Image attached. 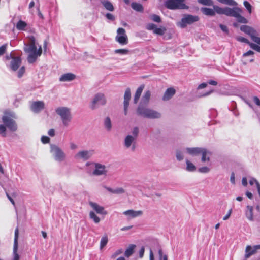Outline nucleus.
I'll use <instances>...</instances> for the list:
<instances>
[{"label": "nucleus", "mask_w": 260, "mask_h": 260, "mask_svg": "<svg viewBox=\"0 0 260 260\" xmlns=\"http://www.w3.org/2000/svg\"><path fill=\"white\" fill-rule=\"evenodd\" d=\"M28 39V44L25 45L24 50L26 53H28L27 58L28 63H33L36 61L37 58L41 55L42 49L41 46L37 49L36 41L34 36H29Z\"/></svg>", "instance_id": "nucleus-1"}, {"label": "nucleus", "mask_w": 260, "mask_h": 260, "mask_svg": "<svg viewBox=\"0 0 260 260\" xmlns=\"http://www.w3.org/2000/svg\"><path fill=\"white\" fill-rule=\"evenodd\" d=\"M216 13L219 14H224L228 16L235 17L237 21L241 23H247V20L241 15L242 10L238 7L231 8L229 7L220 8L217 6H213Z\"/></svg>", "instance_id": "nucleus-2"}, {"label": "nucleus", "mask_w": 260, "mask_h": 260, "mask_svg": "<svg viewBox=\"0 0 260 260\" xmlns=\"http://www.w3.org/2000/svg\"><path fill=\"white\" fill-rule=\"evenodd\" d=\"M240 30L250 36L252 41L256 43H250V47L252 49L260 52V37L258 36L257 31L253 27L248 25H242Z\"/></svg>", "instance_id": "nucleus-3"}, {"label": "nucleus", "mask_w": 260, "mask_h": 260, "mask_svg": "<svg viewBox=\"0 0 260 260\" xmlns=\"http://www.w3.org/2000/svg\"><path fill=\"white\" fill-rule=\"evenodd\" d=\"M15 118V114L9 110H6L2 117V121L5 126L12 132H15L17 130V125L14 120Z\"/></svg>", "instance_id": "nucleus-4"}, {"label": "nucleus", "mask_w": 260, "mask_h": 260, "mask_svg": "<svg viewBox=\"0 0 260 260\" xmlns=\"http://www.w3.org/2000/svg\"><path fill=\"white\" fill-rule=\"evenodd\" d=\"M137 113L141 116L149 119H158L161 117V114L159 112L141 106L138 107Z\"/></svg>", "instance_id": "nucleus-5"}, {"label": "nucleus", "mask_w": 260, "mask_h": 260, "mask_svg": "<svg viewBox=\"0 0 260 260\" xmlns=\"http://www.w3.org/2000/svg\"><path fill=\"white\" fill-rule=\"evenodd\" d=\"M56 113L60 116L63 124L67 126L71 120L70 109L67 107H60L56 109Z\"/></svg>", "instance_id": "nucleus-6"}, {"label": "nucleus", "mask_w": 260, "mask_h": 260, "mask_svg": "<svg viewBox=\"0 0 260 260\" xmlns=\"http://www.w3.org/2000/svg\"><path fill=\"white\" fill-rule=\"evenodd\" d=\"M199 17L198 16L192 15H185L181 21L177 23V25L182 28H185L187 25L191 24L193 23L199 21Z\"/></svg>", "instance_id": "nucleus-7"}, {"label": "nucleus", "mask_w": 260, "mask_h": 260, "mask_svg": "<svg viewBox=\"0 0 260 260\" xmlns=\"http://www.w3.org/2000/svg\"><path fill=\"white\" fill-rule=\"evenodd\" d=\"M106 103V100L103 93H99L94 95L90 103V108L92 110L98 108Z\"/></svg>", "instance_id": "nucleus-8"}, {"label": "nucleus", "mask_w": 260, "mask_h": 260, "mask_svg": "<svg viewBox=\"0 0 260 260\" xmlns=\"http://www.w3.org/2000/svg\"><path fill=\"white\" fill-rule=\"evenodd\" d=\"M185 0H167L166 2V7L170 9H184L188 7L184 4Z\"/></svg>", "instance_id": "nucleus-9"}, {"label": "nucleus", "mask_w": 260, "mask_h": 260, "mask_svg": "<svg viewBox=\"0 0 260 260\" xmlns=\"http://www.w3.org/2000/svg\"><path fill=\"white\" fill-rule=\"evenodd\" d=\"M115 41L121 45H127L128 43V37L125 30L123 28H119L117 30Z\"/></svg>", "instance_id": "nucleus-10"}, {"label": "nucleus", "mask_w": 260, "mask_h": 260, "mask_svg": "<svg viewBox=\"0 0 260 260\" xmlns=\"http://www.w3.org/2000/svg\"><path fill=\"white\" fill-rule=\"evenodd\" d=\"M93 164L94 167L92 175L94 176H106L108 171L105 165L100 163L95 162Z\"/></svg>", "instance_id": "nucleus-11"}, {"label": "nucleus", "mask_w": 260, "mask_h": 260, "mask_svg": "<svg viewBox=\"0 0 260 260\" xmlns=\"http://www.w3.org/2000/svg\"><path fill=\"white\" fill-rule=\"evenodd\" d=\"M19 237V229L18 228H16L15 230V235H14V245H13V260H19L20 256L18 253H17L18 248V239Z\"/></svg>", "instance_id": "nucleus-12"}, {"label": "nucleus", "mask_w": 260, "mask_h": 260, "mask_svg": "<svg viewBox=\"0 0 260 260\" xmlns=\"http://www.w3.org/2000/svg\"><path fill=\"white\" fill-rule=\"evenodd\" d=\"M128 220L142 216L143 212L142 210H127L122 213Z\"/></svg>", "instance_id": "nucleus-13"}, {"label": "nucleus", "mask_w": 260, "mask_h": 260, "mask_svg": "<svg viewBox=\"0 0 260 260\" xmlns=\"http://www.w3.org/2000/svg\"><path fill=\"white\" fill-rule=\"evenodd\" d=\"M146 27V29L149 30H152L154 34L160 36L163 35L166 31L165 27L162 26L157 27V26L153 23L148 24Z\"/></svg>", "instance_id": "nucleus-14"}, {"label": "nucleus", "mask_w": 260, "mask_h": 260, "mask_svg": "<svg viewBox=\"0 0 260 260\" xmlns=\"http://www.w3.org/2000/svg\"><path fill=\"white\" fill-rule=\"evenodd\" d=\"M201 155V161L207 164H210V159L212 155V152L208 149L203 148L200 154Z\"/></svg>", "instance_id": "nucleus-15"}, {"label": "nucleus", "mask_w": 260, "mask_h": 260, "mask_svg": "<svg viewBox=\"0 0 260 260\" xmlns=\"http://www.w3.org/2000/svg\"><path fill=\"white\" fill-rule=\"evenodd\" d=\"M89 204L97 213L104 215L107 214V212L105 210L104 207L98 203L90 201L89 202Z\"/></svg>", "instance_id": "nucleus-16"}, {"label": "nucleus", "mask_w": 260, "mask_h": 260, "mask_svg": "<svg viewBox=\"0 0 260 260\" xmlns=\"http://www.w3.org/2000/svg\"><path fill=\"white\" fill-rule=\"evenodd\" d=\"M51 150L54 154L56 160L62 161L64 159V153L58 147L54 146L52 147Z\"/></svg>", "instance_id": "nucleus-17"}, {"label": "nucleus", "mask_w": 260, "mask_h": 260, "mask_svg": "<svg viewBox=\"0 0 260 260\" xmlns=\"http://www.w3.org/2000/svg\"><path fill=\"white\" fill-rule=\"evenodd\" d=\"M131 90L129 88H127L124 95V115H126L127 114L128 108L129 106V102L131 99Z\"/></svg>", "instance_id": "nucleus-18"}, {"label": "nucleus", "mask_w": 260, "mask_h": 260, "mask_svg": "<svg viewBox=\"0 0 260 260\" xmlns=\"http://www.w3.org/2000/svg\"><path fill=\"white\" fill-rule=\"evenodd\" d=\"M202 147H187L185 149V152L192 156L199 155L202 149Z\"/></svg>", "instance_id": "nucleus-19"}, {"label": "nucleus", "mask_w": 260, "mask_h": 260, "mask_svg": "<svg viewBox=\"0 0 260 260\" xmlns=\"http://www.w3.org/2000/svg\"><path fill=\"white\" fill-rule=\"evenodd\" d=\"M21 63V59L20 57H12L10 62L11 69L15 71H16Z\"/></svg>", "instance_id": "nucleus-20"}, {"label": "nucleus", "mask_w": 260, "mask_h": 260, "mask_svg": "<svg viewBox=\"0 0 260 260\" xmlns=\"http://www.w3.org/2000/svg\"><path fill=\"white\" fill-rule=\"evenodd\" d=\"M44 108V103L43 101H36L32 103L31 109L35 112H39Z\"/></svg>", "instance_id": "nucleus-21"}, {"label": "nucleus", "mask_w": 260, "mask_h": 260, "mask_svg": "<svg viewBox=\"0 0 260 260\" xmlns=\"http://www.w3.org/2000/svg\"><path fill=\"white\" fill-rule=\"evenodd\" d=\"M176 90L173 87H170L168 88L162 97L163 101H169L174 96Z\"/></svg>", "instance_id": "nucleus-22"}, {"label": "nucleus", "mask_w": 260, "mask_h": 260, "mask_svg": "<svg viewBox=\"0 0 260 260\" xmlns=\"http://www.w3.org/2000/svg\"><path fill=\"white\" fill-rule=\"evenodd\" d=\"M245 214L247 219L250 221L254 220L253 217V207L251 206L248 205L246 206Z\"/></svg>", "instance_id": "nucleus-23"}, {"label": "nucleus", "mask_w": 260, "mask_h": 260, "mask_svg": "<svg viewBox=\"0 0 260 260\" xmlns=\"http://www.w3.org/2000/svg\"><path fill=\"white\" fill-rule=\"evenodd\" d=\"M151 95V93L150 91L147 90L145 91L142 96L139 106H142V105H147L149 102Z\"/></svg>", "instance_id": "nucleus-24"}, {"label": "nucleus", "mask_w": 260, "mask_h": 260, "mask_svg": "<svg viewBox=\"0 0 260 260\" xmlns=\"http://www.w3.org/2000/svg\"><path fill=\"white\" fill-rule=\"evenodd\" d=\"M76 76L74 74L68 73L62 75L60 78L59 81L61 82L71 81L75 78Z\"/></svg>", "instance_id": "nucleus-25"}, {"label": "nucleus", "mask_w": 260, "mask_h": 260, "mask_svg": "<svg viewBox=\"0 0 260 260\" xmlns=\"http://www.w3.org/2000/svg\"><path fill=\"white\" fill-rule=\"evenodd\" d=\"M136 140V139L133 137L131 135H128L124 139V146L126 148H129L132 145H133V144H134Z\"/></svg>", "instance_id": "nucleus-26"}, {"label": "nucleus", "mask_w": 260, "mask_h": 260, "mask_svg": "<svg viewBox=\"0 0 260 260\" xmlns=\"http://www.w3.org/2000/svg\"><path fill=\"white\" fill-rule=\"evenodd\" d=\"M201 10L204 14L210 16H214L216 13L214 8L211 9L207 7H203L201 9Z\"/></svg>", "instance_id": "nucleus-27"}, {"label": "nucleus", "mask_w": 260, "mask_h": 260, "mask_svg": "<svg viewBox=\"0 0 260 260\" xmlns=\"http://www.w3.org/2000/svg\"><path fill=\"white\" fill-rule=\"evenodd\" d=\"M144 88V85H142L139 88H138V89H137L135 94L134 99V103L135 104H137L138 103V102L139 101L140 97L142 94V92Z\"/></svg>", "instance_id": "nucleus-28"}, {"label": "nucleus", "mask_w": 260, "mask_h": 260, "mask_svg": "<svg viewBox=\"0 0 260 260\" xmlns=\"http://www.w3.org/2000/svg\"><path fill=\"white\" fill-rule=\"evenodd\" d=\"M94 154L93 150H85L82 151V159H88L91 157Z\"/></svg>", "instance_id": "nucleus-29"}, {"label": "nucleus", "mask_w": 260, "mask_h": 260, "mask_svg": "<svg viewBox=\"0 0 260 260\" xmlns=\"http://www.w3.org/2000/svg\"><path fill=\"white\" fill-rule=\"evenodd\" d=\"M185 161L186 164V171L192 172L196 170V167L192 162H191L188 159H186Z\"/></svg>", "instance_id": "nucleus-30"}, {"label": "nucleus", "mask_w": 260, "mask_h": 260, "mask_svg": "<svg viewBox=\"0 0 260 260\" xmlns=\"http://www.w3.org/2000/svg\"><path fill=\"white\" fill-rule=\"evenodd\" d=\"M104 125L105 128L108 131H110L112 129V123L110 118L109 117H107L104 119Z\"/></svg>", "instance_id": "nucleus-31"}, {"label": "nucleus", "mask_w": 260, "mask_h": 260, "mask_svg": "<svg viewBox=\"0 0 260 260\" xmlns=\"http://www.w3.org/2000/svg\"><path fill=\"white\" fill-rule=\"evenodd\" d=\"M27 25V23L25 21L20 20L16 24V28L19 30H24Z\"/></svg>", "instance_id": "nucleus-32"}, {"label": "nucleus", "mask_w": 260, "mask_h": 260, "mask_svg": "<svg viewBox=\"0 0 260 260\" xmlns=\"http://www.w3.org/2000/svg\"><path fill=\"white\" fill-rule=\"evenodd\" d=\"M89 217L96 224L99 223L101 221L100 218L93 211L90 212Z\"/></svg>", "instance_id": "nucleus-33"}, {"label": "nucleus", "mask_w": 260, "mask_h": 260, "mask_svg": "<svg viewBox=\"0 0 260 260\" xmlns=\"http://www.w3.org/2000/svg\"><path fill=\"white\" fill-rule=\"evenodd\" d=\"M103 5L104 6V7L108 10L112 11L114 10L113 6L112 4L108 1L106 0H103L101 2Z\"/></svg>", "instance_id": "nucleus-34"}, {"label": "nucleus", "mask_w": 260, "mask_h": 260, "mask_svg": "<svg viewBox=\"0 0 260 260\" xmlns=\"http://www.w3.org/2000/svg\"><path fill=\"white\" fill-rule=\"evenodd\" d=\"M135 247L136 246L135 245H130L125 251V256L127 257H129L131 255H132L134 252Z\"/></svg>", "instance_id": "nucleus-35"}, {"label": "nucleus", "mask_w": 260, "mask_h": 260, "mask_svg": "<svg viewBox=\"0 0 260 260\" xmlns=\"http://www.w3.org/2000/svg\"><path fill=\"white\" fill-rule=\"evenodd\" d=\"M131 6L134 10L138 12H142L143 10L142 5L139 3H132L131 4Z\"/></svg>", "instance_id": "nucleus-36"}, {"label": "nucleus", "mask_w": 260, "mask_h": 260, "mask_svg": "<svg viewBox=\"0 0 260 260\" xmlns=\"http://www.w3.org/2000/svg\"><path fill=\"white\" fill-rule=\"evenodd\" d=\"M208 166H203L199 168L198 171L201 173H208L211 170V167H210L211 164H208Z\"/></svg>", "instance_id": "nucleus-37"}, {"label": "nucleus", "mask_w": 260, "mask_h": 260, "mask_svg": "<svg viewBox=\"0 0 260 260\" xmlns=\"http://www.w3.org/2000/svg\"><path fill=\"white\" fill-rule=\"evenodd\" d=\"M108 241V236L107 235H105L101 238L100 241V248L102 249L104 248L107 244Z\"/></svg>", "instance_id": "nucleus-38"}, {"label": "nucleus", "mask_w": 260, "mask_h": 260, "mask_svg": "<svg viewBox=\"0 0 260 260\" xmlns=\"http://www.w3.org/2000/svg\"><path fill=\"white\" fill-rule=\"evenodd\" d=\"M129 52V50L126 49H118L114 51L115 54H119L120 55H127Z\"/></svg>", "instance_id": "nucleus-39"}, {"label": "nucleus", "mask_w": 260, "mask_h": 260, "mask_svg": "<svg viewBox=\"0 0 260 260\" xmlns=\"http://www.w3.org/2000/svg\"><path fill=\"white\" fill-rule=\"evenodd\" d=\"M254 183L255 184V185L256 186L258 194L260 196V184L255 178H251L250 180H249V184L251 185H252Z\"/></svg>", "instance_id": "nucleus-40"}, {"label": "nucleus", "mask_w": 260, "mask_h": 260, "mask_svg": "<svg viewBox=\"0 0 260 260\" xmlns=\"http://www.w3.org/2000/svg\"><path fill=\"white\" fill-rule=\"evenodd\" d=\"M199 3L206 6H212L213 3L212 0H198Z\"/></svg>", "instance_id": "nucleus-41"}, {"label": "nucleus", "mask_w": 260, "mask_h": 260, "mask_svg": "<svg viewBox=\"0 0 260 260\" xmlns=\"http://www.w3.org/2000/svg\"><path fill=\"white\" fill-rule=\"evenodd\" d=\"M8 48V44H5L0 47V56L3 55L6 52Z\"/></svg>", "instance_id": "nucleus-42"}, {"label": "nucleus", "mask_w": 260, "mask_h": 260, "mask_svg": "<svg viewBox=\"0 0 260 260\" xmlns=\"http://www.w3.org/2000/svg\"><path fill=\"white\" fill-rule=\"evenodd\" d=\"M139 128L137 127H135L132 129V134H131V135H132V136L133 137L135 138V139H137L138 134H139Z\"/></svg>", "instance_id": "nucleus-43"}, {"label": "nucleus", "mask_w": 260, "mask_h": 260, "mask_svg": "<svg viewBox=\"0 0 260 260\" xmlns=\"http://www.w3.org/2000/svg\"><path fill=\"white\" fill-rule=\"evenodd\" d=\"M125 190L122 187H117L114 188V194H121L124 193Z\"/></svg>", "instance_id": "nucleus-44"}, {"label": "nucleus", "mask_w": 260, "mask_h": 260, "mask_svg": "<svg viewBox=\"0 0 260 260\" xmlns=\"http://www.w3.org/2000/svg\"><path fill=\"white\" fill-rule=\"evenodd\" d=\"M123 250L122 249H119L116 250L111 255L112 258H115L118 255L121 254L123 253Z\"/></svg>", "instance_id": "nucleus-45"}, {"label": "nucleus", "mask_w": 260, "mask_h": 260, "mask_svg": "<svg viewBox=\"0 0 260 260\" xmlns=\"http://www.w3.org/2000/svg\"><path fill=\"white\" fill-rule=\"evenodd\" d=\"M244 6L245 7L249 14L251 13L252 12V6L247 1H244L243 2Z\"/></svg>", "instance_id": "nucleus-46"}, {"label": "nucleus", "mask_w": 260, "mask_h": 260, "mask_svg": "<svg viewBox=\"0 0 260 260\" xmlns=\"http://www.w3.org/2000/svg\"><path fill=\"white\" fill-rule=\"evenodd\" d=\"M6 127L5 125L1 124L0 125V135H1L3 137L6 136Z\"/></svg>", "instance_id": "nucleus-47"}, {"label": "nucleus", "mask_w": 260, "mask_h": 260, "mask_svg": "<svg viewBox=\"0 0 260 260\" xmlns=\"http://www.w3.org/2000/svg\"><path fill=\"white\" fill-rule=\"evenodd\" d=\"M237 40L240 42H241L245 43L248 44L249 46H250V43H252L248 39H247L244 37H238Z\"/></svg>", "instance_id": "nucleus-48"}, {"label": "nucleus", "mask_w": 260, "mask_h": 260, "mask_svg": "<svg viewBox=\"0 0 260 260\" xmlns=\"http://www.w3.org/2000/svg\"><path fill=\"white\" fill-rule=\"evenodd\" d=\"M158 254L160 260H168V257L167 255H164L161 249L158 250Z\"/></svg>", "instance_id": "nucleus-49"}, {"label": "nucleus", "mask_w": 260, "mask_h": 260, "mask_svg": "<svg viewBox=\"0 0 260 260\" xmlns=\"http://www.w3.org/2000/svg\"><path fill=\"white\" fill-rule=\"evenodd\" d=\"M151 19L156 22H160L161 21V19L158 15L153 14L151 16Z\"/></svg>", "instance_id": "nucleus-50"}, {"label": "nucleus", "mask_w": 260, "mask_h": 260, "mask_svg": "<svg viewBox=\"0 0 260 260\" xmlns=\"http://www.w3.org/2000/svg\"><path fill=\"white\" fill-rule=\"evenodd\" d=\"M176 158L178 160L180 161L184 158L183 153L180 151H178L176 153Z\"/></svg>", "instance_id": "nucleus-51"}, {"label": "nucleus", "mask_w": 260, "mask_h": 260, "mask_svg": "<svg viewBox=\"0 0 260 260\" xmlns=\"http://www.w3.org/2000/svg\"><path fill=\"white\" fill-rule=\"evenodd\" d=\"M41 141L44 144L48 143L50 141V138L46 136H43L41 138Z\"/></svg>", "instance_id": "nucleus-52"}, {"label": "nucleus", "mask_w": 260, "mask_h": 260, "mask_svg": "<svg viewBox=\"0 0 260 260\" xmlns=\"http://www.w3.org/2000/svg\"><path fill=\"white\" fill-rule=\"evenodd\" d=\"M25 72V68L24 66L22 67L18 71V77L21 78Z\"/></svg>", "instance_id": "nucleus-53"}, {"label": "nucleus", "mask_w": 260, "mask_h": 260, "mask_svg": "<svg viewBox=\"0 0 260 260\" xmlns=\"http://www.w3.org/2000/svg\"><path fill=\"white\" fill-rule=\"evenodd\" d=\"M219 27L223 32H225L226 34L229 33V30L226 26L222 24H220Z\"/></svg>", "instance_id": "nucleus-54"}, {"label": "nucleus", "mask_w": 260, "mask_h": 260, "mask_svg": "<svg viewBox=\"0 0 260 260\" xmlns=\"http://www.w3.org/2000/svg\"><path fill=\"white\" fill-rule=\"evenodd\" d=\"M232 212V210L231 209H230V210L228 211V213L226 214V215L223 217V220H228V219L230 218V216H231V215Z\"/></svg>", "instance_id": "nucleus-55"}, {"label": "nucleus", "mask_w": 260, "mask_h": 260, "mask_svg": "<svg viewBox=\"0 0 260 260\" xmlns=\"http://www.w3.org/2000/svg\"><path fill=\"white\" fill-rule=\"evenodd\" d=\"M254 54V52L251 50L247 51V52L244 53L243 54V57H247L248 56H253Z\"/></svg>", "instance_id": "nucleus-56"}, {"label": "nucleus", "mask_w": 260, "mask_h": 260, "mask_svg": "<svg viewBox=\"0 0 260 260\" xmlns=\"http://www.w3.org/2000/svg\"><path fill=\"white\" fill-rule=\"evenodd\" d=\"M253 102L258 106H260V100L257 96H254L253 98Z\"/></svg>", "instance_id": "nucleus-57"}, {"label": "nucleus", "mask_w": 260, "mask_h": 260, "mask_svg": "<svg viewBox=\"0 0 260 260\" xmlns=\"http://www.w3.org/2000/svg\"><path fill=\"white\" fill-rule=\"evenodd\" d=\"M207 86V84L206 83H203L200 84L198 87V89H201L203 88H205Z\"/></svg>", "instance_id": "nucleus-58"}, {"label": "nucleus", "mask_w": 260, "mask_h": 260, "mask_svg": "<svg viewBox=\"0 0 260 260\" xmlns=\"http://www.w3.org/2000/svg\"><path fill=\"white\" fill-rule=\"evenodd\" d=\"M106 16L107 18L109 20H113L114 19V17L113 15L110 13H107L106 14Z\"/></svg>", "instance_id": "nucleus-59"}, {"label": "nucleus", "mask_w": 260, "mask_h": 260, "mask_svg": "<svg viewBox=\"0 0 260 260\" xmlns=\"http://www.w3.org/2000/svg\"><path fill=\"white\" fill-rule=\"evenodd\" d=\"M6 196L9 201L11 202V203L14 206L15 205V202L14 200L11 198V197L6 192Z\"/></svg>", "instance_id": "nucleus-60"}, {"label": "nucleus", "mask_w": 260, "mask_h": 260, "mask_svg": "<svg viewBox=\"0 0 260 260\" xmlns=\"http://www.w3.org/2000/svg\"><path fill=\"white\" fill-rule=\"evenodd\" d=\"M48 134L49 136L53 137L55 135V131L54 129H50L49 130Z\"/></svg>", "instance_id": "nucleus-61"}, {"label": "nucleus", "mask_w": 260, "mask_h": 260, "mask_svg": "<svg viewBox=\"0 0 260 260\" xmlns=\"http://www.w3.org/2000/svg\"><path fill=\"white\" fill-rule=\"evenodd\" d=\"M144 251H145L144 247H142L139 251V255H140V257L141 258H142L143 256L144 253Z\"/></svg>", "instance_id": "nucleus-62"}, {"label": "nucleus", "mask_w": 260, "mask_h": 260, "mask_svg": "<svg viewBox=\"0 0 260 260\" xmlns=\"http://www.w3.org/2000/svg\"><path fill=\"white\" fill-rule=\"evenodd\" d=\"M230 181L232 183L234 184L235 183V175L234 173H232L231 175Z\"/></svg>", "instance_id": "nucleus-63"}, {"label": "nucleus", "mask_w": 260, "mask_h": 260, "mask_svg": "<svg viewBox=\"0 0 260 260\" xmlns=\"http://www.w3.org/2000/svg\"><path fill=\"white\" fill-rule=\"evenodd\" d=\"M242 184L243 185L246 186L247 185V181L246 177H243L242 180Z\"/></svg>", "instance_id": "nucleus-64"}]
</instances>
